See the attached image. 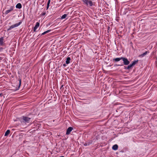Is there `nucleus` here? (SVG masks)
<instances>
[{"label": "nucleus", "mask_w": 157, "mask_h": 157, "mask_svg": "<svg viewBox=\"0 0 157 157\" xmlns=\"http://www.w3.org/2000/svg\"><path fill=\"white\" fill-rule=\"evenodd\" d=\"M19 86H18V88L20 87L21 85V79H20L19 80Z\"/></svg>", "instance_id": "6ab92c4d"}, {"label": "nucleus", "mask_w": 157, "mask_h": 157, "mask_svg": "<svg viewBox=\"0 0 157 157\" xmlns=\"http://www.w3.org/2000/svg\"><path fill=\"white\" fill-rule=\"evenodd\" d=\"M60 157H64V156H60Z\"/></svg>", "instance_id": "c85d7f7f"}, {"label": "nucleus", "mask_w": 157, "mask_h": 157, "mask_svg": "<svg viewBox=\"0 0 157 157\" xmlns=\"http://www.w3.org/2000/svg\"><path fill=\"white\" fill-rule=\"evenodd\" d=\"M63 85H62V86H61V88H62V87H63Z\"/></svg>", "instance_id": "cd10ccee"}, {"label": "nucleus", "mask_w": 157, "mask_h": 157, "mask_svg": "<svg viewBox=\"0 0 157 157\" xmlns=\"http://www.w3.org/2000/svg\"><path fill=\"white\" fill-rule=\"evenodd\" d=\"M3 95L1 93L0 94V97L2 96Z\"/></svg>", "instance_id": "b1692460"}, {"label": "nucleus", "mask_w": 157, "mask_h": 157, "mask_svg": "<svg viewBox=\"0 0 157 157\" xmlns=\"http://www.w3.org/2000/svg\"><path fill=\"white\" fill-rule=\"evenodd\" d=\"M49 5H47V9H48V8H49Z\"/></svg>", "instance_id": "393cba45"}, {"label": "nucleus", "mask_w": 157, "mask_h": 157, "mask_svg": "<svg viewBox=\"0 0 157 157\" xmlns=\"http://www.w3.org/2000/svg\"><path fill=\"white\" fill-rule=\"evenodd\" d=\"M67 15L66 14H64L61 17V18L62 19H63L65 18L67 16Z\"/></svg>", "instance_id": "a211bd4d"}, {"label": "nucleus", "mask_w": 157, "mask_h": 157, "mask_svg": "<svg viewBox=\"0 0 157 157\" xmlns=\"http://www.w3.org/2000/svg\"><path fill=\"white\" fill-rule=\"evenodd\" d=\"M3 38H0V45H2L3 44Z\"/></svg>", "instance_id": "2eb2a0df"}, {"label": "nucleus", "mask_w": 157, "mask_h": 157, "mask_svg": "<svg viewBox=\"0 0 157 157\" xmlns=\"http://www.w3.org/2000/svg\"><path fill=\"white\" fill-rule=\"evenodd\" d=\"M83 2V4L86 6H88V5L90 6H92L93 5V3L91 1L89 0H82Z\"/></svg>", "instance_id": "f257e3e1"}, {"label": "nucleus", "mask_w": 157, "mask_h": 157, "mask_svg": "<svg viewBox=\"0 0 157 157\" xmlns=\"http://www.w3.org/2000/svg\"><path fill=\"white\" fill-rule=\"evenodd\" d=\"M50 0H48V3H47V5H49V4L50 2Z\"/></svg>", "instance_id": "aec40b11"}, {"label": "nucleus", "mask_w": 157, "mask_h": 157, "mask_svg": "<svg viewBox=\"0 0 157 157\" xmlns=\"http://www.w3.org/2000/svg\"><path fill=\"white\" fill-rule=\"evenodd\" d=\"M16 7L17 8L21 9L22 7V6L21 3H18L17 4Z\"/></svg>", "instance_id": "f8f14e48"}, {"label": "nucleus", "mask_w": 157, "mask_h": 157, "mask_svg": "<svg viewBox=\"0 0 157 157\" xmlns=\"http://www.w3.org/2000/svg\"><path fill=\"white\" fill-rule=\"evenodd\" d=\"M51 31V30H47V31H46L44 32L43 33H42V35H44V34H46V33H48L49 32H50V31Z\"/></svg>", "instance_id": "f3484780"}, {"label": "nucleus", "mask_w": 157, "mask_h": 157, "mask_svg": "<svg viewBox=\"0 0 157 157\" xmlns=\"http://www.w3.org/2000/svg\"><path fill=\"white\" fill-rule=\"evenodd\" d=\"M123 65V64H121V65H119H119H116V66H122Z\"/></svg>", "instance_id": "5701e85b"}, {"label": "nucleus", "mask_w": 157, "mask_h": 157, "mask_svg": "<svg viewBox=\"0 0 157 157\" xmlns=\"http://www.w3.org/2000/svg\"><path fill=\"white\" fill-rule=\"evenodd\" d=\"M138 61V60H135V61H133L132 64V65L133 66L135 65L137 63Z\"/></svg>", "instance_id": "dca6fc26"}, {"label": "nucleus", "mask_w": 157, "mask_h": 157, "mask_svg": "<svg viewBox=\"0 0 157 157\" xmlns=\"http://www.w3.org/2000/svg\"><path fill=\"white\" fill-rule=\"evenodd\" d=\"M73 129V128L71 127H69L67 130L66 134L69 135L70 134L71 132Z\"/></svg>", "instance_id": "39448f33"}, {"label": "nucleus", "mask_w": 157, "mask_h": 157, "mask_svg": "<svg viewBox=\"0 0 157 157\" xmlns=\"http://www.w3.org/2000/svg\"><path fill=\"white\" fill-rule=\"evenodd\" d=\"M122 57L121 58H117L113 59V60L115 61V62H118L121 59H122Z\"/></svg>", "instance_id": "9d476101"}, {"label": "nucleus", "mask_w": 157, "mask_h": 157, "mask_svg": "<svg viewBox=\"0 0 157 157\" xmlns=\"http://www.w3.org/2000/svg\"><path fill=\"white\" fill-rule=\"evenodd\" d=\"M30 119L31 118H30L24 116L23 117L22 119L21 120V122L25 123H28Z\"/></svg>", "instance_id": "f03ea898"}, {"label": "nucleus", "mask_w": 157, "mask_h": 157, "mask_svg": "<svg viewBox=\"0 0 157 157\" xmlns=\"http://www.w3.org/2000/svg\"><path fill=\"white\" fill-rule=\"evenodd\" d=\"M21 23V22H20L17 23H16L14 25H13L11 26L10 28L7 29V31H9L11 29H13L15 27H17Z\"/></svg>", "instance_id": "7ed1b4c3"}, {"label": "nucleus", "mask_w": 157, "mask_h": 157, "mask_svg": "<svg viewBox=\"0 0 157 157\" xmlns=\"http://www.w3.org/2000/svg\"><path fill=\"white\" fill-rule=\"evenodd\" d=\"M39 25L40 23L38 22H37L36 23V25L34 28L33 30L34 32H35L36 31V29L38 27H39Z\"/></svg>", "instance_id": "423d86ee"}, {"label": "nucleus", "mask_w": 157, "mask_h": 157, "mask_svg": "<svg viewBox=\"0 0 157 157\" xmlns=\"http://www.w3.org/2000/svg\"><path fill=\"white\" fill-rule=\"evenodd\" d=\"M132 66H133V65L132 64H129L128 67H125V69H130L131 67H132Z\"/></svg>", "instance_id": "ddd939ff"}, {"label": "nucleus", "mask_w": 157, "mask_h": 157, "mask_svg": "<svg viewBox=\"0 0 157 157\" xmlns=\"http://www.w3.org/2000/svg\"><path fill=\"white\" fill-rule=\"evenodd\" d=\"M13 10V7H11L10 8V10H7L6 11V12H5V14H7L8 13H9L11 11Z\"/></svg>", "instance_id": "6e6552de"}, {"label": "nucleus", "mask_w": 157, "mask_h": 157, "mask_svg": "<svg viewBox=\"0 0 157 157\" xmlns=\"http://www.w3.org/2000/svg\"><path fill=\"white\" fill-rule=\"evenodd\" d=\"M149 53V52L148 51H147L145 52L144 53H143L142 54H141L139 56V57H143L145 56L147 54Z\"/></svg>", "instance_id": "0eeeda50"}, {"label": "nucleus", "mask_w": 157, "mask_h": 157, "mask_svg": "<svg viewBox=\"0 0 157 157\" xmlns=\"http://www.w3.org/2000/svg\"><path fill=\"white\" fill-rule=\"evenodd\" d=\"M63 66H66V65H65V64H63Z\"/></svg>", "instance_id": "bb28decb"}, {"label": "nucleus", "mask_w": 157, "mask_h": 157, "mask_svg": "<svg viewBox=\"0 0 157 157\" xmlns=\"http://www.w3.org/2000/svg\"><path fill=\"white\" fill-rule=\"evenodd\" d=\"M122 60L123 61L124 64L125 65H128L130 63L129 61L128 60L127 58L122 57Z\"/></svg>", "instance_id": "20e7f679"}, {"label": "nucleus", "mask_w": 157, "mask_h": 157, "mask_svg": "<svg viewBox=\"0 0 157 157\" xmlns=\"http://www.w3.org/2000/svg\"><path fill=\"white\" fill-rule=\"evenodd\" d=\"M89 145V144H87V143H85V144H84V145L85 146H86L88 145Z\"/></svg>", "instance_id": "412c9836"}, {"label": "nucleus", "mask_w": 157, "mask_h": 157, "mask_svg": "<svg viewBox=\"0 0 157 157\" xmlns=\"http://www.w3.org/2000/svg\"><path fill=\"white\" fill-rule=\"evenodd\" d=\"M10 131L9 130H8L6 131L5 134L4 136H7L10 133Z\"/></svg>", "instance_id": "4468645a"}, {"label": "nucleus", "mask_w": 157, "mask_h": 157, "mask_svg": "<svg viewBox=\"0 0 157 157\" xmlns=\"http://www.w3.org/2000/svg\"><path fill=\"white\" fill-rule=\"evenodd\" d=\"M71 59L70 57H68L66 59V63L67 64H68L70 62Z\"/></svg>", "instance_id": "1a4fd4ad"}, {"label": "nucleus", "mask_w": 157, "mask_h": 157, "mask_svg": "<svg viewBox=\"0 0 157 157\" xmlns=\"http://www.w3.org/2000/svg\"><path fill=\"white\" fill-rule=\"evenodd\" d=\"M118 146L117 144L114 145L112 147V149L114 150H116L117 149Z\"/></svg>", "instance_id": "9b49d317"}, {"label": "nucleus", "mask_w": 157, "mask_h": 157, "mask_svg": "<svg viewBox=\"0 0 157 157\" xmlns=\"http://www.w3.org/2000/svg\"><path fill=\"white\" fill-rule=\"evenodd\" d=\"M45 14H46V13L44 12V13H42V15L43 16H44L45 15Z\"/></svg>", "instance_id": "4be33fe9"}, {"label": "nucleus", "mask_w": 157, "mask_h": 157, "mask_svg": "<svg viewBox=\"0 0 157 157\" xmlns=\"http://www.w3.org/2000/svg\"><path fill=\"white\" fill-rule=\"evenodd\" d=\"M2 59V57H0V60H1Z\"/></svg>", "instance_id": "a878e982"}]
</instances>
